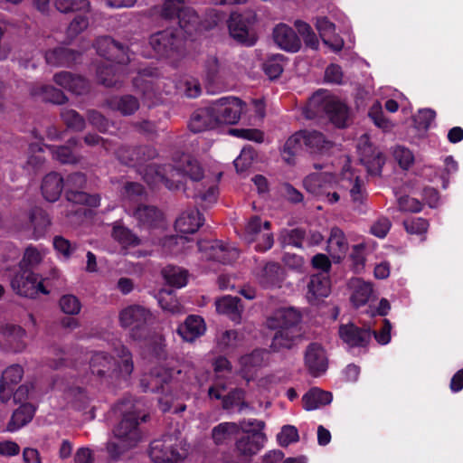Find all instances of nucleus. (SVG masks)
<instances>
[{
    "label": "nucleus",
    "instance_id": "1",
    "mask_svg": "<svg viewBox=\"0 0 463 463\" xmlns=\"http://www.w3.org/2000/svg\"><path fill=\"white\" fill-rule=\"evenodd\" d=\"M304 186L307 192L329 203H337L345 190H349L354 203H362L365 198L363 183L350 166H345L340 176L330 173L309 175L304 180Z\"/></svg>",
    "mask_w": 463,
    "mask_h": 463
},
{
    "label": "nucleus",
    "instance_id": "2",
    "mask_svg": "<svg viewBox=\"0 0 463 463\" xmlns=\"http://www.w3.org/2000/svg\"><path fill=\"white\" fill-rule=\"evenodd\" d=\"M141 404L131 399L117 404L115 410L122 418L113 430V436L109 441L107 449L109 456L118 458L135 448L142 439L139 420H145L140 415Z\"/></svg>",
    "mask_w": 463,
    "mask_h": 463
},
{
    "label": "nucleus",
    "instance_id": "3",
    "mask_svg": "<svg viewBox=\"0 0 463 463\" xmlns=\"http://www.w3.org/2000/svg\"><path fill=\"white\" fill-rule=\"evenodd\" d=\"M113 352L117 355V360L109 358L103 351H98L92 354L90 362L91 373L107 384L128 378L134 368L132 355L125 346L118 343Z\"/></svg>",
    "mask_w": 463,
    "mask_h": 463
},
{
    "label": "nucleus",
    "instance_id": "4",
    "mask_svg": "<svg viewBox=\"0 0 463 463\" xmlns=\"http://www.w3.org/2000/svg\"><path fill=\"white\" fill-rule=\"evenodd\" d=\"M184 175L194 182L200 181L203 176V171L199 163L188 156H184L182 168L180 165H167L159 167L150 164L146 167L143 178L150 185L164 184L168 189L173 190L181 187Z\"/></svg>",
    "mask_w": 463,
    "mask_h": 463
},
{
    "label": "nucleus",
    "instance_id": "5",
    "mask_svg": "<svg viewBox=\"0 0 463 463\" xmlns=\"http://www.w3.org/2000/svg\"><path fill=\"white\" fill-rule=\"evenodd\" d=\"M96 48L100 56L105 57L110 61V63L105 67L99 68L97 71L98 78L105 86H115L123 70L117 69L112 62L115 61L118 64H123L129 61V57L123 46L116 43L110 37L99 38L96 42Z\"/></svg>",
    "mask_w": 463,
    "mask_h": 463
},
{
    "label": "nucleus",
    "instance_id": "6",
    "mask_svg": "<svg viewBox=\"0 0 463 463\" xmlns=\"http://www.w3.org/2000/svg\"><path fill=\"white\" fill-rule=\"evenodd\" d=\"M202 224L203 220L197 210L184 212L175 221V230L180 235L166 237L159 242L163 253L171 255L186 253L190 246L185 245L191 243V241L184 235L194 233Z\"/></svg>",
    "mask_w": 463,
    "mask_h": 463
},
{
    "label": "nucleus",
    "instance_id": "7",
    "mask_svg": "<svg viewBox=\"0 0 463 463\" xmlns=\"http://www.w3.org/2000/svg\"><path fill=\"white\" fill-rule=\"evenodd\" d=\"M308 110L313 116L325 113L337 128L345 127L349 118L345 104L325 90H317L309 99Z\"/></svg>",
    "mask_w": 463,
    "mask_h": 463
},
{
    "label": "nucleus",
    "instance_id": "8",
    "mask_svg": "<svg viewBox=\"0 0 463 463\" xmlns=\"http://www.w3.org/2000/svg\"><path fill=\"white\" fill-rule=\"evenodd\" d=\"M187 454L186 444L172 435L156 439L150 444L149 456L155 463H178Z\"/></svg>",
    "mask_w": 463,
    "mask_h": 463
},
{
    "label": "nucleus",
    "instance_id": "9",
    "mask_svg": "<svg viewBox=\"0 0 463 463\" xmlns=\"http://www.w3.org/2000/svg\"><path fill=\"white\" fill-rule=\"evenodd\" d=\"M217 127L221 125H232L239 121L243 112V103L235 97H224L218 99L209 105Z\"/></svg>",
    "mask_w": 463,
    "mask_h": 463
},
{
    "label": "nucleus",
    "instance_id": "10",
    "mask_svg": "<svg viewBox=\"0 0 463 463\" xmlns=\"http://www.w3.org/2000/svg\"><path fill=\"white\" fill-rule=\"evenodd\" d=\"M162 14L166 18L177 17L181 30L191 34L198 25L199 20L194 10L184 0H166L163 5Z\"/></svg>",
    "mask_w": 463,
    "mask_h": 463
},
{
    "label": "nucleus",
    "instance_id": "11",
    "mask_svg": "<svg viewBox=\"0 0 463 463\" xmlns=\"http://www.w3.org/2000/svg\"><path fill=\"white\" fill-rule=\"evenodd\" d=\"M11 286L17 294L27 298H35L39 294H49L43 285V279L30 269H20L13 278Z\"/></svg>",
    "mask_w": 463,
    "mask_h": 463
},
{
    "label": "nucleus",
    "instance_id": "12",
    "mask_svg": "<svg viewBox=\"0 0 463 463\" xmlns=\"http://www.w3.org/2000/svg\"><path fill=\"white\" fill-rule=\"evenodd\" d=\"M197 246L203 258L224 264L233 261L239 256V251L234 246L220 241H202L197 243Z\"/></svg>",
    "mask_w": 463,
    "mask_h": 463
},
{
    "label": "nucleus",
    "instance_id": "13",
    "mask_svg": "<svg viewBox=\"0 0 463 463\" xmlns=\"http://www.w3.org/2000/svg\"><path fill=\"white\" fill-rule=\"evenodd\" d=\"M85 184L86 178L83 175L76 173L70 175L66 183V196L68 201L74 203L87 204L90 207L99 206L100 199L98 195H90L79 191Z\"/></svg>",
    "mask_w": 463,
    "mask_h": 463
},
{
    "label": "nucleus",
    "instance_id": "14",
    "mask_svg": "<svg viewBox=\"0 0 463 463\" xmlns=\"http://www.w3.org/2000/svg\"><path fill=\"white\" fill-rule=\"evenodd\" d=\"M357 151L360 160L366 166L367 171L372 175L380 174L384 165V156L379 150L372 146L367 135H363L360 137L357 143Z\"/></svg>",
    "mask_w": 463,
    "mask_h": 463
},
{
    "label": "nucleus",
    "instance_id": "15",
    "mask_svg": "<svg viewBox=\"0 0 463 463\" xmlns=\"http://www.w3.org/2000/svg\"><path fill=\"white\" fill-rule=\"evenodd\" d=\"M151 317V313L146 308L134 305L124 308L120 312L119 322L123 327L134 332L146 325Z\"/></svg>",
    "mask_w": 463,
    "mask_h": 463
},
{
    "label": "nucleus",
    "instance_id": "16",
    "mask_svg": "<svg viewBox=\"0 0 463 463\" xmlns=\"http://www.w3.org/2000/svg\"><path fill=\"white\" fill-rule=\"evenodd\" d=\"M338 335L343 343L350 349L365 347L372 336L369 330L361 329L353 323L341 325Z\"/></svg>",
    "mask_w": 463,
    "mask_h": 463
},
{
    "label": "nucleus",
    "instance_id": "17",
    "mask_svg": "<svg viewBox=\"0 0 463 463\" xmlns=\"http://www.w3.org/2000/svg\"><path fill=\"white\" fill-rule=\"evenodd\" d=\"M26 331L20 326L5 323L0 327V336L5 348L14 353L23 352L26 348Z\"/></svg>",
    "mask_w": 463,
    "mask_h": 463
},
{
    "label": "nucleus",
    "instance_id": "18",
    "mask_svg": "<svg viewBox=\"0 0 463 463\" xmlns=\"http://www.w3.org/2000/svg\"><path fill=\"white\" fill-rule=\"evenodd\" d=\"M300 320L299 313L293 307H280L267 318V326L273 330L295 328Z\"/></svg>",
    "mask_w": 463,
    "mask_h": 463
},
{
    "label": "nucleus",
    "instance_id": "19",
    "mask_svg": "<svg viewBox=\"0 0 463 463\" xmlns=\"http://www.w3.org/2000/svg\"><path fill=\"white\" fill-rule=\"evenodd\" d=\"M305 364L313 376L323 374L328 366L325 349L318 344H310L305 353Z\"/></svg>",
    "mask_w": 463,
    "mask_h": 463
},
{
    "label": "nucleus",
    "instance_id": "20",
    "mask_svg": "<svg viewBox=\"0 0 463 463\" xmlns=\"http://www.w3.org/2000/svg\"><path fill=\"white\" fill-rule=\"evenodd\" d=\"M23 376L24 369L19 364L10 365L3 372L0 381V399L3 402H8L12 398L14 391Z\"/></svg>",
    "mask_w": 463,
    "mask_h": 463
},
{
    "label": "nucleus",
    "instance_id": "21",
    "mask_svg": "<svg viewBox=\"0 0 463 463\" xmlns=\"http://www.w3.org/2000/svg\"><path fill=\"white\" fill-rule=\"evenodd\" d=\"M225 386L223 383L215 382L214 385L209 389V396L211 399H222L224 409H232L238 407L241 411L243 408L247 407L244 402V392L241 390H233L228 395H223Z\"/></svg>",
    "mask_w": 463,
    "mask_h": 463
},
{
    "label": "nucleus",
    "instance_id": "22",
    "mask_svg": "<svg viewBox=\"0 0 463 463\" xmlns=\"http://www.w3.org/2000/svg\"><path fill=\"white\" fill-rule=\"evenodd\" d=\"M205 82L208 90L213 92L215 89H221L228 78L225 66L219 62L215 57H210L205 63Z\"/></svg>",
    "mask_w": 463,
    "mask_h": 463
},
{
    "label": "nucleus",
    "instance_id": "23",
    "mask_svg": "<svg viewBox=\"0 0 463 463\" xmlns=\"http://www.w3.org/2000/svg\"><path fill=\"white\" fill-rule=\"evenodd\" d=\"M273 40L282 50L291 52H298L301 42L295 31L286 24H279L273 29Z\"/></svg>",
    "mask_w": 463,
    "mask_h": 463
},
{
    "label": "nucleus",
    "instance_id": "24",
    "mask_svg": "<svg viewBox=\"0 0 463 463\" xmlns=\"http://www.w3.org/2000/svg\"><path fill=\"white\" fill-rule=\"evenodd\" d=\"M182 369L178 362L171 361L164 365L155 368L151 373V377L154 382L150 386L146 385V389L154 391L157 389L159 383H170L173 381L181 380Z\"/></svg>",
    "mask_w": 463,
    "mask_h": 463
},
{
    "label": "nucleus",
    "instance_id": "25",
    "mask_svg": "<svg viewBox=\"0 0 463 463\" xmlns=\"http://www.w3.org/2000/svg\"><path fill=\"white\" fill-rule=\"evenodd\" d=\"M265 442L266 435L263 431L245 434L236 441V451L240 456L250 458L259 453Z\"/></svg>",
    "mask_w": 463,
    "mask_h": 463
},
{
    "label": "nucleus",
    "instance_id": "26",
    "mask_svg": "<svg viewBox=\"0 0 463 463\" xmlns=\"http://www.w3.org/2000/svg\"><path fill=\"white\" fill-rule=\"evenodd\" d=\"M330 292L331 284L328 275L318 273L310 278L306 297L310 304H317L321 299L327 298Z\"/></svg>",
    "mask_w": 463,
    "mask_h": 463
},
{
    "label": "nucleus",
    "instance_id": "27",
    "mask_svg": "<svg viewBox=\"0 0 463 463\" xmlns=\"http://www.w3.org/2000/svg\"><path fill=\"white\" fill-rule=\"evenodd\" d=\"M349 288L350 301L356 308L366 305L374 298L373 284L369 281L354 278L350 280Z\"/></svg>",
    "mask_w": 463,
    "mask_h": 463
},
{
    "label": "nucleus",
    "instance_id": "28",
    "mask_svg": "<svg viewBox=\"0 0 463 463\" xmlns=\"http://www.w3.org/2000/svg\"><path fill=\"white\" fill-rule=\"evenodd\" d=\"M206 331V324L203 317L197 315H190L184 323L177 327V334L185 342H194L202 336Z\"/></svg>",
    "mask_w": 463,
    "mask_h": 463
},
{
    "label": "nucleus",
    "instance_id": "29",
    "mask_svg": "<svg viewBox=\"0 0 463 463\" xmlns=\"http://www.w3.org/2000/svg\"><path fill=\"white\" fill-rule=\"evenodd\" d=\"M315 25L326 45L334 52H338L343 48L344 41L335 33V25L327 17H317Z\"/></svg>",
    "mask_w": 463,
    "mask_h": 463
},
{
    "label": "nucleus",
    "instance_id": "30",
    "mask_svg": "<svg viewBox=\"0 0 463 463\" xmlns=\"http://www.w3.org/2000/svg\"><path fill=\"white\" fill-rule=\"evenodd\" d=\"M228 28L231 36L246 45H253L256 42V37L253 33H250L248 25L242 20L241 14L232 13L228 22Z\"/></svg>",
    "mask_w": 463,
    "mask_h": 463
},
{
    "label": "nucleus",
    "instance_id": "31",
    "mask_svg": "<svg viewBox=\"0 0 463 463\" xmlns=\"http://www.w3.org/2000/svg\"><path fill=\"white\" fill-rule=\"evenodd\" d=\"M348 243L345 233L337 227H333L327 241L326 250L335 261H340L346 254Z\"/></svg>",
    "mask_w": 463,
    "mask_h": 463
},
{
    "label": "nucleus",
    "instance_id": "32",
    "mask_svg": "<svg viewBox=\"0 0 463 463\" xmlns=\"http://www.w3.org/2000/svg\"><path fill=\"white\" fill-rule=\"evenodd\" d=\"M176 37L170 30L163 31L153 34L149 44L154 50L156 55L167 56L174 51L176 45Z\"/></svg>",
    "mask_w": 463,
    "mask_h": 463
},
{
    "label": "nucleus",
    "instance_id": "33",
    "mask_svg": "<svg viewBox=\"0 0 463 463\" xmlns=\"http://www.w3.org/2000/svg\"><path fill=\"white\" fill-rule=\"evenodd\" d=\"M216 311L219 314L225 315L233 322L239 323L241 318L242 306L240 299L236 297L224 296L215 301Z\"/></svg>",
    "mask_w": 463,
    "mask_h": 463
},
{
    "label": "nucleus",
    "instance_id": "34",
    "mask_svg": "<svg viewBox=\"0 0 463 463\" xmlns=\"http://www.w3.org/2000/svg\"><path fill=\"white\" fill-rule=\"evenodd\" d=\"M333 395L330 392L321 390L317 387L311 388L302 397L303 407L306 411H314L322 406L330 404Z\"/></svg>",
    "mask_w": 463,
    "mask_h": 463
},
{
    "label": "nucleus",
    "instance_id": "35",
    "mask_svg": "<svg viewBox=\"0 0 463 463\" xmlns=\"http://www.w3.org/2000/svg\"><path fill=\"white\" fill-rule=\"evenodd\" d=\"M217 128L209 106L195 110L190 119L189 128L197 133Z\"/></svg>",
    "mask_w": 463,
    "mask_h": 463
},
{
    "label": "nucleus",
    "instance_id": "36",
    "mask_svg": "<svg viewBox=\"0 0 463 463\" xmlns=\"http://www.w3.org/2000/svg\"><path fill=\"white\" fill-rule=\"evenodd\" d=\"M54 81L76 95H81L88 90V82L80 76L70 72H60L54 75Z\"/></svg>",
    "mask_w": 463,
    "mask_h": 463
},
{
    "label": "nucleus",
    "instance_id": "37",
    "mask_svg": "<svg viewBox=\"0 0 463 463\" xmlns=\"http://www.w3.org/2000/svg\"><path fill=\"white\" fill-rule=\"evenodd\" d=\"M63 188V180L60 175L51 173L47 175L42 184L43 197L49 202H55L59 199Z\"/></svg>",
    "mask_w": 463,
    "mask_h": 463
},
{
    "label": "nucleus",
    "instance_id": "38",
    "mask_svg": "<svg viewBox=\"0 0 463 463\" xmlns=\"http://www.w3.org/2000/svg\"><path fill=\"white\" fill-rule=\"evenodd\" d=\"M305 133V146L311 153L326 154L331 151L335 143L327 140L323 134L317 131H302Z\"/></svg>",
    "mask_w": 463,
    "mask_h": 463
},
{
    "label": "nucleus",
    "instance_id": "39",
    "mask_svg": "<svg viewBox=\"0 0 463 463\" xmlns=\"http://www.w3.org/2000/svg\"><path fill=\"white\" fill-rule=\"evenodd\" d=\"M35 410L32 404L24 403L14 411L6 430L14 432L28 424L33 418Z\"/></svg>",
    "mask_w": 463,
    "mask_h": 463
},
{
    "label": "nucleus",
    "instance_id": "40",
    "mask_svg": "<svg viewBox=\"0 0 463 463\" xmlns=\"http://www.w3.org/2000/svg\"><path fill=\"white\" fill-rule=\"evenodd\" d=\"M304 145L305 133H302V131L289 137L281 151L283 160L288 164H293L295 156L299 153Z\"/></svg>",
    "mask_w": 463,
    "mask_h": 463
},
{
    "label": "nucleus",
    "instance_id": "41",
    "mask_svg": "<svg viewBox=\"0 0 463 463\" xmlns=\"http://www.w3.org/2000/svg\"><path fill=\"white\" fill-rule=\"evenodd\" d=\"M30 222L33 229V238L35 240L43 238L51 225L48 214L40 208H35L32 211Z\"/></svg>",
    "mask_w": 463,
    "mask_h": 463
},
{
    "label": "nucleus",
    "instance_id": "42",
    "mask_svg": "<svg viewBox=\"0 0 463 463\" xmlns=\"http://www.w3.org/2000/svg\"><path fill=\"white\" fill-rule=\"evenodd\" d=\"M296 341L297 336L295 334V328L277 330L270 347L275 352H280L284 349L292 348L295 345Z\"/></svg>",
    "mask_w": 463,
    "mask_h": 463
},
{
    "label": "nucleus",
    "instance_id": "43",
    "mask_svg": "<svg viewBox=\"0 0 463 463\" xmlns=\"http://www.w3.org/2000/svg\"><path fill=\"white\" fill-rule=\"evenodd\" d=\"M55 9L61 14L73 12L90 13L91 5L89 0H53Z\"/></svg>",
    "mask_w": 463,
    "mask_h": 463
},
{
    "label": "nucleus",
    "instance_id": "44",
    "mask_svg": "<svg viewBox=\"0 0 463 463\" xmlns=\"http://www.w3.org/2000/svg\"><path fill=\"white\" fill-rule=\"evenodd\" d=\"M368 116L373 124L385 133L392 132L395 128V123L384 116L383 107L380 102H375L370 108Z\"/></svg>",
    "mask_w": 463,
    "mask_h": 463
},
{
    "label": "nucleus",
    "instance_id": "45",
    "mask_svg": "<svg viewBox=\"0 0 463 463\" xmlns=\"http://www.w3.org/2000/svg\"><path fill=\"white\" fill-rule=\"evenodd\" d=\"M259 283L265 287H273L279 279V266L277 263H268L257 273Z\"/></svg>",
    "mask_w": 463,
    "mask_h": 463
},
{
    "label": "nucleus",
    "instance_id": "46",
    "mask_svg": "<svg viewBox=\"0 0 463 463\" xmlns=\"http://www.w3.org/2000/svg\"><path fill=\"white\" fill-rule=\"evenodd\" d=\"M239 432V426L234 422H222L213 429L212 436L216 444L229 441L233 435Z\"/></svg>",
    "mask_w": 463,
    "mask_h": 463
},
{
    "label": "nucleus",
    "instance_id": "47",
    "mask_svg": "<svg viewBox=\"0 0 463 463\" xmlns=\"http://www.w3.org/2000/svg\"><path fill=\"white\" fill-rule=\"evenodd\" d=\"M165 282L175 288L184 287L187 283V272L178 267L168 266L162 270Z\"/></svg>",
    "mask_w": 463,
    "mask_h": 463
},
{
    "label": "nucleus",
    "instance_id": "48",
    "mask_svg": "<svg viewBox=\"0 0 463 463\" xmlns=\"http://www.w3.org/2000/svg\"><path fill=\"white\" fill-rule=\"evenodd\" d=\"M112 236L127 250L140 243V240L135 234L118 224L113 227Z\"/></svg>",
    "mask_w": 463,
    "mask_h": 463
},
{
    "label": "nucleus",
    "instance_id": "49",
    "mask_svg": "<svg viewBox=\"0 0 463 463\" xmlns=\"http://www.w3.org/2000/svg\"><path fill=\"white\" fill-rule=\"evenodd\" d=\"M47 253V250L44 248H36L30 246L26 248L24 258L20 263V269H29L40 264L44 256Z\"/></svg>",
    "mask_w": 463,
    "mask_h": 463
},
{
    "label": "nucleus",
    "instance_id": "50",
    "mask_svg": "<svg viewBox=\"0 0 463 463\" xmlns=\"http://www.w3.org/2000/svg\"><path fill=\"white\" fill-rule=\"evenodd\" d=\"M113 109L119 110L123 115H130L138 109V101L132 96L114 98L109 102Z\"/></svg>",
    "mask_w": 463,
    "mask_h": 463
},
{
    "label": "nucleus",
    "instance_id": "51",
    "mask_svg": "<svg viewBox=\"0 0 463 463\" xmlns=\"http://www.w3.org/2000/svg\"><path fill=\"white\" fill-rule=\"evenodd\" d=\"M45 59L46 62L51 65H66L75 60L71 51L66 48L49 51L45 55Z\"/></svg>",
    "mask_w": 463,
    "mask_h": 463
},
{
    "label": "nucleus",
    "instance_id": "52",
    "mask_svg": "<svg viewBox=\"0 0 463 463\" xmlns=\"http://www.w3.org/2000/svg\"><path fill=\"white\" fill-rule=\"evenodd\" d=\"M294 25L297 28L298 33L303 37L307 46L317 50L319 46V40L312 30L311 26L307 23L301 20L295 21Z\"/></svg>",
    "mask_w": 463,
    "mask_h": 463
},
{
    "label": "nucleus",
    "instance_id": "53",
    "mask_svg": "<svg viewBox=\"0 0 463 463\" xmlns=\"http://www.w3.org/2000/svg\"><path fill=\"white\" fill-rule=\"evenodd\" d=\"M135 217L142 223L153 225L161 220L162 214L152 206H139L134 212Z\"/></svg>",
    "mask_w": 463,
    "mask_h": 463
},
{
    "label": "nucleus",
    "instance_id": "54",
    "mask_svg": "<svg viewBox=\"0 0 463 463\" xmlns=\"http://www.w3.org/2000/svg\"><path fill=\"white\" fill-rule=\"evenodd\" d=\"M367 246L366 242H361L354 245L352 248L350 260L352 261V268L356 273H360L364 269L366 260L364 250Z\"/></svg>",
    "mask_w": 463,
    "mask_h": 463
},
{
    "label": "nucleus",
    "instance_id": "55",
    "mask_svg": "<svg viewBox=\"0 0 463 463\" xmlns=\"http://www.w3.org/2000/svg\"><path fill=\"white\" fill-rule=\"evenodd\" d=\"M267 354L268 353L264 350H255L250 354L242 356L240 360L242 370L249 372L253 367L262 365Z\"/></svg>",
    "mask_w": 463,
    "mask_h": 463
},
{
    "label": "nucleus",
    "instance_id": "56",
    "mask_svg": "<svg viewBox=\"0 0 463 463\" xmlns=\"http://www.w3.org/2000/svg\"><path fill=\"white\" fill-rule=\"evenodd\" d=\"M265 73L269 79L278 78L283 71L284 69V57L283 55L278 54L270 57L263 66Z\"/></svg>",
    "mask_w": 463,
    "mask_h": 463
},
{
    "label": "nucleus",
    "instance_id": "57",
    "mask_svg": "<svg viewBox=\"0 0 463 463\" xmlns=\"http://www.w3.org/2000/svg\"><path fill=\"white\" fill-rule=\"evenodd\" d=\"M264 232L263 222L258 216H254L249 220L245 226L244 239L248 243L256 241L257 236Z\"/></svg>",
    "mask_w": 463,
    "mask_h": 463
},
{
    "label": "nucleus",
    "instance_id": "58",
    "mask_svg": "<svg viewBox=\"0 0 463 463\" xmlns=\"http://www.w3.org/2000/svg\"><path fill=\"white\" fill-rule=\"evenodd\" d=\"M264 232L257 236L255 249L258 251H266L269 250L274 243L272 232L269 231L270 223L268 221L263 222Z\"/></svg>",
    "mask_w": 463,
    "mask_h": 463
},
{
    "label": "nucleus",
    "instance_id": "59",
    "mask_svg": "<svg viewBox=\"0 0 463 463\" xmlns=\"http://www.w3.org/2000/svg\"><path fill=\"white\" fill-rule=\"evenodd\" d=\"M241 341V336L235 330H227L217 338V345L221 350H227L236 347Z\"/></svg>",
    "mask_w": 463,
    "mask_h": 463
},
{
    "label": "nucleus",
    "instance_id": "60",
    "mask_svg": "<svg viewBox=\"0 0 463 463\" xmlns=\"http://www.w3.org/2000/svg\"><path fill=\"white\" fill-rule=\"evenodd\" d=\"M254 156V150L251 147L242 148L241 154L233 162L237 172L243 173L248 170L253 163Z\"/></svg>",
    "mask_w": 463,
    "mask_h": 463
},
{
    "label": "nucleus",
    "instance_id": "61",
    "mask_svg": "<svg viewBox=\"0 0 463 463\" xmlns=\"http://www.w3.org/2000/svg\"><path fill=\"white\" fill-rule=\"evenodd\" d=\"M298 439V430L293 425L283 426L277 435V440L282 447H287L291 443L297 442Z\"/></svg>",
    "mask_w": 463,
    "mask_h": 463
},
{
    "label": "nucleus",
    "instance_id": "62",
    "mask_svg": "<svg viewBox=\"0 0 463 463\" xmlns=\"http://www.w3.org/2000/svg\"><path fill=\"white\" fill-rule=\"evenodd\" d=\"M433 111L431 109H420L414 116L413 121L415 128L419 131V135H422L430 127L433 119Z\"/></svg>",
    "mask_w": 463,
    "mask_h": 463
},
{
    "label": "nucleus",
    "instance_id": "63",
    "mask_svg": "<svg viewBox=\"0 0 463 463\" xmlns=\"http://www.w3.org/2000/svg\"><path fill=\"white\" fill-rule=\"evenodd\" d=\"M458 169V163L454 160L452 156H448L444 159V168L441 171L439 178L441 180V186L447 189L449 184L450 175L456 174Z\"/></svg>",
    "mask_w": 463,
    "mask_h": 463
},
{
    "label": "nucleus",
    "instance_id": "64",
    "mask_svg": "<svg viewBox=\"0 0 463 463\" xmlns=\"http://www.w3.org/2000/svg\"><path fill=\"white\" fill-rule=\"evenodd\" d=\"M392 155L400 166L403 169H408L414 162V156L411 151L404 146H396L393 147Z\"/></svg>",
    "mask_w": 463,
    "mask_h": 463
}]
</instances>
